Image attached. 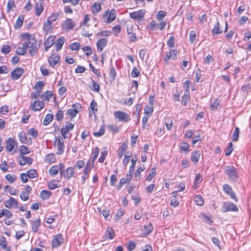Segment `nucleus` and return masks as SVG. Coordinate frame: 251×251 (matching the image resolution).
I'll return each mask as SVG.
<instances>
[{
	"mask_svg": "<svg viewBox=\"0 0 251 251\" xmlns=\"http://www.w3.org/2000/svg\"><path fill=\"white\" fill-rule=\"evenodd\" d=\"M224 171L228 178L231 180H235L238 177L236 169L233 166H226Z\"/></svg>",
	"mask_w": 251,
	"mask_h": 251,
	"instance_id": "nucleus-1",
	"label": "nucleus"
},
{
	"mask_svg": "<svg viewBox=\"0 0 251 251\" xmlns=\"http://www.w3.org/2000/svg\"><path fill=\"white\" fill-rule=\"evenodd\" d=\"M115 118L120 122L128 123L130 120V115L127 113L121 111H116L114 112Z\"/></svg>",
	"mask_w": 251,
	"mask_h": 251,
	"instance_id": "nucleus-2",
	"label": "nucleus"
},
{
	"mask_svg": "<svg viewBox=\"0 0 251 251\" xmlns=\"http://www.w3.org/2000/svg\"><path fill=\"white\" fill-rule=\"evenodd\" d=\"M54 146L56 148V154L59 155L63 154L64 152L65 145L64 141L61 137H58L57 141L54 143Z\"/></svg>",
	"mask_w": 251,
	"mask_h": 251,
	"instance_id": "nucleus-3",
	"label": "nucleus"
},
{
	"mask_svg": "<svg viewBox=\"0 0 251 251\" xmlns=\"http://www.w3.org/2000/svg\"><path fill=\"white\" fill-rule=\"evenodd\" d=\"M238 208L237 206L231 202H225L223 203L222 206L223 212L226 213L228 211H235L237 212Z\"/></svg>",
	"mask_w": 251,
	"mask_h": 251,
	"instance_id": "nucleus-4",
	"label": "nucleus"
},
{
	"mask_svg": "<svg viewBox=\"0 0 251 251\" xmlns=\"http://www.w3.org/2000/svg\"><path fill=\"white\" fill-rule=\"evenodd\" d=\"M93 168V165L91 164L90 160H89L87 165L85 167L84 169L83 175L82 176V183L84 184L85 182V180L89 177V174L91 172L92 169Z\"/></svg>",
	"mask_w": 251,
	"mask_h": 251,
	"instance_id": "nucleus-5",
	"label": "nucleus"
},
{
	"mask_svg": "<svg viewBox=\"0 0 251 251\" xmlns=\"http://www.w3.org/2000/svg\"><path fill=\"white\" fill-rule=\"evenodd\" d=\"M81 108V106L80 103H74L72 106V108L69 109L67 111V114L70 116L72 118H74L78 113V109Z\"/></svg>",
	"mask_w": 251,
	"mask_h": 251,
	"instance_id": "nucleus-6",
	"label": "nucleus"
},
{
	"mask_svg": "<svg viewBox=\"0 0 251 251\" xmlns=\"http://www.w3.org/2000/svg\"><path fill=\"white\" fill-rule=\"evenodd\" d=\"M64 239L61 234H57L54 236L52 240V247L53 248H56L61 246L63 242Z\"/></svg>",
	"mask_w": 251,
	"mask_h": 251,
	"instance_id": "nucleus-7",
	"label": "nucleus"
},
{
	"mask_svg": "<svg viewBox=\"0 0 251 251\" xmlns=\"http://www.w3.org/2000/svg\"><path fill=\"white\" fill-rule=\"evenodd\" d=\"M146 11L144 9H141L131 12L129 13V16L130 18L139 21L141 20L145 15Z\"/></svg>",
	"mask_w": 251,
	"mask_h": 251,
	"instance_id": "nucleus-8",
	"label": "nucleus"
},
{
	"mask_svg": "<svg viewBox=\"0 0 251 251\" xmlns=\"http://www.w3.org/2000/svg\"><path fill=\"white\" fill-rule=\"evenodd\" d=\"M60 60V56L58 54L56 53H52L48 59L50 66L54 67Z\"/></svg>",
	"mask_w": 251,
	"mask_h": 251,
	"instance_id": "nucleus-9",
	"label": "nucleus"
},
{
	"mask_svg": "<svg viewBox=\"0 0 251 251\" xmlns=\"http://www.w3.org/2000/svg\"><path fill=\"white\" fill-rule=\"evenodd\" d=\"M74 127V125L70 123L67 122L66 123V126L64 127H62L61 128V134L64 139L68 138L67 136V134L69 132L70 130L73 129Z\"/></svg>",
	"mask_w": 251,
	"mask_h": 251,
	"instance_id": "nucleus-10",
	"label": "nucleus"
},
{
	"mask_svg": "<svg viewBox=\"0 0 251 251\" xmlns=\"http://www.w3.org/2000/svg\"><path fill=\"white\" fill-rule=\"evenodd\" d=\"M31 188L29 185H26L24 190H23L20 194V198L23 201H26L29 199V195L31 192Z\"/></svg>",
	"mask_w": 251,
	"mask_h": 251,
	"instance_id": "nucleus-11",
	"label": "nucleus"
},
{
	"mask_svg": "<svg viewBox=\"0 0 251 251\" xmlns=\"http://www.w3.org/2000/svg\"><path fill=\"white\" fill-rule=\"evenodd\" d=\"M36 40L35 39L31 41H28V52L31 56H33L37 51Z\"/></svg>",
	"mask_w": 251,
	"mask_h": 251,
	"instance_id": "nucleus-12",
	"label": "nucleus"
},
{
	"mask_svg": "<svg viewBox=\"0 0 251 251\" xmlns=\"http://www.w3.org/2000/svg\"><path fill=\"white\" fill-rule=\"evenodd\" d=\"M24 72V70L22 68L17 67L11 73L12 80H15L19 79L22 75Z\"/></svg>",
	"mask_w": 251,
	"mask_h": 251,
	"instance_id": "nucleus-13",
	"label": "nucleus"
},
{
	"mask_svg": "<svg viewBox=\"0 0 251 251\" xmlns=\"http://www.w3.org/2000/svg\"><path fill=\"white\" fill-rule=\"evenodd\" d=\"M4 204L5 207L8 208H11L12 206L15 208L18 207V201L13 197H10L8 200L4 201Z\"/></svg>",
	"mask_w": 251,
	"mask_h": 251,
	"instance_id": "nucleus-14",
	"label": "nucleus"
},
{
	"mask_svg": "<svg viewBox=\"0 0 251 251\" xmlns=\"http://www.w3.org/2000/svg\"><path fill=\"white\" fill-rule=\"evenodd\" d=\"M28 49V41H25L23 44L22 46H19L16 50V53L18 55H24Z\"/></svg>",
	"mask_w": 251,
	"mask_h": 251,
	"instance_id": "nucleus-15",
	"label": "nucleus"
},
{
	"mask_svg": "<svg viewBox=\"0 0 251 251\" xmlns=\"http://www.w3.org/2000/svg\"><path fill=\"white\" fill-rule=\"evenodd\" d=\"M55 40L54 36H49L45 41V50L47 51L54 44Z\"/></svg>",
	"mask_w": 251,
	"mask_h": 251,
	"instance_id": "nucleus-16",
	"label": "nucleus"
},
{
	"mask_svg": "<svg viewBox=\"0 0 251 251\" xmlns=\"http://www.w3.org/2000/svg\"><path fill=\"white\" fill-rule=\"evenodd\" d=\"M75 26V23L71 19L67 18L62 25V27L66 30H71Z\"/></svg>",
	"mask_w": 251,
	"mask_h": 251,
	"instance_id": "nucleus-17",
	"label": "nucleus"
},
{
	"mask_svg": "<svg viewBox=\"0 0 251 251\" xmlns=\"http://www.w3.org/2000/svg\"><path fill=\"white\" fill-rule=\"evenodd\" d=\"M19 159V164L24 166L26 164L31 165L33 162V159L32 158L25 156L24 155H20Z\"/></svg>",
	"mask_w": 251,
	"mask_h": 251,
	"instance_id": "nucleus-18",
	"label": "nucleus"
},
{
	"mask_svg": "<svg viewBox=\"0 0 251 251\" xmlns=\"http://www.w3.org/2000/svg\"><path fill=\"white\" fill-rule=\"evenodd\" d=\"M127 33L130 42H135L137 41V37L136 34L133 32L132 27H127Z\"/></svg>",
	"mask_w": 251,
	"mask_h": 251,
	"instance_id": "nucleus-19",
	"label": "nucleus"
},
{
	"mask_svg": "<svg viewBox=\"0 0 251 251\" xmlns=\"http://www.w3.org/2000/svg\"><path fill=\"white\" fill-rule=\"evenodd\" d=\"M44 106V103L42 101H35L31 105V109L35 111H40Z\"/></svg>",
	"mask_w": 251,
	"mask_h": 251,
	"instance_id": "nucleus-20",
	"label": "nucleus"
},
{
	"mask_svg": "<svg viewBox=\"0 0 251 251\" xmlns=\"http://www.w3.org/2000/svg\"><path fill=\"white\" fill-rule=\"evenodd\" d=\"M75 175V171L73 167L68 168L65 172H64L63 176L67 179H70L72 177L74 176Z\"/></svg>",
	"mask_w": 251,
	"mask_h": 251,
	"instance_id": "nucleus-21",
	"label": "nucleus"
},
{
	"mask_svg": "<svg viewBox=\"0 0 251 251\" xmlns=\"http://www.w3.org/2000/svg\"><path fill=\"white\" fill-rule=\"evenodd\" d=\"M107 40L106 38H102L100 39L97 43V47L98 51L101 52L103 48L106 46Z\"/></svg>",
	"mask_w": 251,
	"mask_h": 251,
	"instance_id": "nucleus-22",
	"label": "nucleus"
},
{
	"mask_svg": "<svg viewBox=\"0 0 251 251\" xmlns=\"http://www.w3.org/2000/svg\"><path fill=\"white\" fill-rule=\"evenodd\" d=\"M32 231L34 232H37L38 231L39 227L41 226V220L39 218L31 222Z\"/></svg>",
	"mask_w": 251,
	"mask_h": 251,
	"instance_id": "nucleus-23",
	"label": "nucleus"
},
{
	"mask_svg": "<svg viewBox=\"0 0 251 251\" xmlns=\"http://www.w3.org/2000/svg\"><path fill=\"white\" fill-rule=\"evenodd\" d=\"M65 38L64 37H60L56 41L55 43V47L57 51L60 50L64 43Z\"/></svg>",
	"mask_w": 251,
	"mask_h": 251,
	"instance_id": "nucleus-24",
	"label": "nucleus"
},
{
	"mask_svg": "<svg viewBox=\"0 0 251 251\" xmlns=\"http://www.w3.org/2000/svg\"><path fill=\"white\" fill-rule=\"evenodd\" d=\"M15 140L12 138H9L6 141V149L9 151H11L14 147Z\"/></svg>",
	"mask_w": 251,
	"mask_h": 251,
	"instance_id": "nucleus-25",
	"label": "nucleus"
},
{
	"mask_svg": "<svg viewBox=\"0 0 251 251\" xmlns=\"http://www.w3.org/2000/svg\"><path fill=\"white\" fill-rule=\"evenodd\" d=\"M223 32V30H222L220 28V24L218 20H217V22L215 24L212 30V34L213 35H219Z\"/></svg>",
	"mask_w": 251,
	"mask_h": 251,
	"instance_id": "nucleus-26",
	"label": "nucleus"
},
{
	"mask_svg": "<svg viewBox=\"0 0 251 251\" xmlns=\"http://www.w3.org/2000/svg\"><path fill=\"white\" fill-rule=\"evenodd\" d=\"M108 13V17L107 19V22L108 23H110L114 21L116 19V14L115 11L114 9L111 10L109 12L108 11H106L104 14V15H107V14Z\"/></svg>",
	"mask_w": 251,
	"mask_h": 251,
	"instance_id": "nucleus-27",
	"label": "nucleus"
},
{
	"mask_svg": "<svg viewBox=\"0 0 251 251\" xmlns=\"http://www.w3.org/2000/svg\"><path fill=\"white\" fill-rule=\"evenodd\" d=\"M44 160L46 162L50 164L54 163L56 160V158L53 153H50L45 156Z\"/></svg>",
	"mask_w": 251,
	"mask_h": 251,
	"instance_id": "nucleus-28",
	"label": "nucleus"
},
{
	"mask_svg": "<svg viewBox=\"0 0 251 251\" xmlns=\"http://www.w3.org/2000/svg\"><path fill=\"white\" fill-rule=\"evenodd\" d=\"M201 156V152L199 151H195L192 152L191 159L195 163H197Z\"/></svg>",
	"mask_w": 251,
	"mask_h": 251,
	"instance_id": "nucleus-29",
	"label": "nucleus"
},
{
	"mask_svg": "<svg viewBox=\"0 0 251 251\" xmlns=\"http://www.w3.org/2000/svg\"><path fill=\"white\" fill-rule=\"evenodd\" d=\"M104 235L109 239H113L115 236L114 229L111 227H107Z\"/></svg>",
	"mask_w": 251,
	"mask_h": 251,
	"instance_id": "nucleus-30",
	"label": "nucleus"
},
{
	"mask_svg": "<svg viewBox=\"0 0 251 251\" xmlns=\"http://www.w3.org/2000/svg\"><path fill=\"white\" fill-rule=\"evenodd\" d=\"M20 36L22 40L25 41H31L35 39L33 35L28 33H23L20 35Z\"/></svg>",
	"mask_w": 251,
	"mask_h": 251,
	"instance_id": "nucleus-31",
	"label": "nucleus"
},
{
	"mask_svg": "<svg viewBox=\"0 0 251 251\" xmlns=\"http://www.w3.org/2000/svg\"><path fill=\"white\" fill-rule=\"evenodd\" d=\"M44 10V6L42 2L37 3L36 5L35 14L39 16L41 15Z\"/></svg>",
	"mask_w": 251,
	"mask_h": 251,
	"instance_id": "nucleus-32",
	"label": "nucleus"
},
{
	"mask_svg": "<svg viewBox=\"0 0 251 251\" xmlns=\"http://www.w3.org/2000/svg\"><path fill=\"white\" fill-rule=\"evenodd\" d=\"M23 21L24 17L23 16L20 15L18 17L16 23L14 25V28L15 29H18L20 28L23 25Z\"/></svg>",
	"mask_w": 251,
	"mask_h": 251,
	"instance_id": "nucleus-33",
	"label": "nucleus"
},
{
	"mask_svg": "<svg viewBox=\"0 0 251 251\" xmlns=\"http://www.w3.org/2000/svg\"><path fill=\"white\" fill-rule=\"evenodd\" d=\"M52 96V92L51 91L47 90L45 93L41 95V99L46 100L47 101H50Z\"/></svg>",
	"mask_w": 251,
	"mask_h": 251,
	"instance_id": "nucleus-34",
	"label": "nucleus"
},
{
	"mask_svg": "<svg viewBox=\"0 0 251 251\" xmlns=\"http://www.w3.org/2000/svg\"><path fill=\"white\" fill-rule=\"evenodd\" d=\"M59 170V166H58L57 165H54L50 168L49 172L51 176H54L58 174Z\"/></svg>",
	"mask_w": 251,
	"mask_h": 251,
	"instance_id": "nucleus-35",
	"label": "nucleus"
},
{
	"mask_svg": "<svg viewBox=\"0 0 251 251\" xmlns=\"http://www.w3.org/2000/svg\"><path fill=\"white\" fill-rule=\"evenodd\" d=\"M51 193L50 191L45 190H42L40 193V197L43 200L48 199L51 196Z\"/></svg>",
	"mask_w": 251,
	"mask_h": 251,
	"instance_id": "nucleus-36",
	"label": "nucleus"
},
{
	"mask_svg": "<svg viewBox=\"0 0 251 251\" xmlns=\"http://www.w3.org/2000/svg\"><path fill=\"white\" fill-rule=\"evenodd\" d=\"M52 24L50 23H49V21H47L43 25V30L44 31L46 32V33H48L49 32H50L52 28Z\"/></svg>",
	"mask_w": 251,
	"mask_h": 251,
	"instance_id": "nucleus-37",
	"label": "nucleus"
},
{
	"mask_svg": "<svg viewBox=\"0 0 251 251\" xmlns=\"http://www.w3.org/2000/svg\"><path fill=\"white\" fill-rule=\"evenodd\" d=\"M101 10V5L99 2H95L92 8V12L95 13H98Z\"/></svg>",
	"mask_w": 251,
	"mask_h": 251,
	"instance_id": "nucleus-38",
	"label": "nucleus"
},
{
	"mask_svg": "<svg viewBox=\"0 0 251 251\" xmlns=\"http://www.w3.org/2000/svg\"><path fill=\"white\" fill-rule=\"evenodd\" d=\"M53 116L52 114H47L45 116V117L44 119V121H43L44 125L47 126L48 125H49L53 120Z\"/></svg>",
	"mask_w": 251,
	"mask_h": 251,
	"instance_id": "nucleus-39",
	"label": "nucleus"
},
{
	"mask_svg": "<svg viewBox=\"0 0 251 251\" xmlns=\"http://www.w3.org/2000/svg\"><path fill=\"white\" fill-rule=\"evenodd\" d=\"M240 133V129L239 127H236L234 132L232 136V139L233 142H236L238 141Z\"/></svg>",
	"mask_w": 251,
	"mask_h": 251,
	"instance_id": "nucleus-40",
	"label": "nucleus"
},
{
	"mask_svg": "<svg viewBox=\"0 0 251 251\" xmlns=\"http://www.w3.org/2000/svg\"><path fill=\"white\" fill-rule=\"evenodd\" d=\"M18 137L22 143L26 144L27 143L26 136L25 132H21L19 133Z\"/></svg>",
	"mask_w": 251,
	"mask_h": 251,
	"instance_id": "nucleus-41",
	"label": "nucleus"
},
{
	"mask_svg": "<svg viewBox=\"0 0 251 251\" xmlns=\"http://www.w3.org/2000/svg\"><path fill=\"white\" fill-rule=\"evenodd\" d=\"M220 100L219 99H216L211 104L210 108L212 110L214 111L217 110L218 107L219 106Z\"/></svg>",
	"mask_w": 251,
	"mask_h": 251,
	"instance_id": "nucleus-42",
	"label": "nucleus"
},
{
	"mask_svg": "<svg viewBox=\"0 0 251 251\" xmlns=\"http://www.w3.org/2000/svg\"><path fill=\"white\" fill-rule=\"evenodd\" d=\"M99 149L98 147L95 148V150L92 154V163L91 164H93L94 165V163L99 155Z\"/></svg>",
	"mask_w": 251,
	"mask_h": 251,
	"instance_id": "nucleus-43",
	"label": "nucleus"
},
{
	"mask_svg": "<svg viewBox=\"0 0 251 251\" xmlns=\"http://www.w3.org/2000/svg\"><path fill=\"white\" fill-rule=\"evenodd\" d=\"M194 201L198 205L201 206L203 204L204 201L201 195H197L194 198Z\"/></svg>",
	"mask_w": 251,
	"mask_h": 251,
	"instance_id": "nucleus-44",
	"label": "nucleus"
},
{
	"mask_svg": "<svg viewBox=\"0 0 251 251\" xmlns=\"http://www.w3.org/2000/svg\"><path fill=\"white\" fill-rule=\"evenodd\" d=\"M27 176L29 178H35L37 176V173L35 169H31L27 171Z\"/></svg>",
	"mask_w": 251,
	"mask_h": 251,
	"instance_id": "nucleus-45",
	"label": "nucleus"
},
{
	"mask_svg": "<svg viewBox=\"0 0 251 251\" xmlns=\"http://www.w3.org/2000/svg\"><path fill=\"white\" fill-rule=\"evenodd\" d=\"M153 230V226L151 223H149V225L144 226V231L146 235H148L151 233Z\"/></svg>",
	"mask_w": 251,
	"mask_h": 251,
	"instance_id": "nucleus-46",
	"label": "nucleus"
},
{
	"mask_svg": "<svg viewBox=\"0 0 251 251\" xmlns=\"http://www.w3.org/2000/svg\"><path fill=\"white\" fill-rule=\"evenodd\" d=\"M29 151L28 150V148L25 146H22L20 148V155H24L25 154H27L29 153Z\"/></svg>",
	"mask_w": 251,
	"mask_h": 251,
	"instance_id": "nucleus-47",
	"label": "nucleus"
},
{
	"mask_svg": "<svg viewBox=\"0 0 251 251\" xmlns=\"http://www.w3.org/2000/svg\"><path fill=\"white\" fill-rule=\"evenodd\" d=\"M166 16V12L164 11L160 10L159 11L156 15V18L158 21H161Z\"/></svg>",
	"mask_w": 251,
	"mask_h": 251,
	"instance_id": "nucleus-48",
	"label": "nucleus"
},
{
	"mask_svg": "<svg viewBox=\"0 0 251 251\" xmlns=\"http://www.w3.org/2000/svg\"><path fill=\"white\" fill-rule=\"evenodd\" d=\"M90 107L92 110L94 114L98 111L97 103L94 100L91 101Z\"/></svg>",
	"mask_w": 251,
	"mask_h": 251,
	"instance_id": "nucleus-49",
	"label": "nucleus"
},
{
	"mask_svg": "<svg viewBox=\"0 0 251 251\" xmlns=\"http://www.w3.org/2000/svg\"><path fill=\"white\" fill-rule=\"evenodd\" d=\"M59 15V13H55L52 14L50 16L48 17L47 21H49V23L52 24Z\"/></svg>",
	"mask_w": 251,
	"mask_h": 251,
	"instance_id": "nucleus-50",
	"label": "nucleus"
},
{
	"mask_svg": "<svg viewBox=\"0 0 251 251\" xmlns=\"http://www.w3.org/2000/svg\"><path fill=\"white\" fill-rule=\"evenodd\" d=\"M82 50L85 52L86 56H89L93 53L92 50L89 46H86L82 48Z\"/></svg>",
	"mask_w": 251,
	"mask_h": 251,
	"instance_id": "nucleus-51",
	"label": "nucleus"
},
{
	"mask_svg": "<svg viewBox=\"0 0 251 251\" xmlns=\"http://www.w3.org/2000/svg\"><path fill=\"white\" fill-rule=\"evenodd\" d=\"M190 96L189 93L184 94L182 97V104L184 106H186L188 101L190 100Z\"/></svg>",
	"mask_w": 251,
	"mask_h": 251,
	"instance_id": "nucleus-52",
	"label": "nucleus"
},
{
	"mask_svg": "<svg viewBox=\"0 0 251 251\" xmlns=\"http://www.w3.org/2000/svg\"><path fill=\"white\" fill-rule=\"evenodd\" d=\"M155 176V169L154 168H152L151 169V172L150 173L149 175L147 176L146 178V180L148 181H151L152 179Z\"/></svg>",
	"mask_w": 251,
	"mask_h": 251,
	"instance_id": "nucleus-53",
	"label": "nucleus"
},
{
	"mask_svg": "<svg viewBox=\"0 0 251 251\" xmlns=\"http://www.w3.org/2000/svg\"><path fill=\"white\" fill-rule=\"evenodd\" d=\"M105 132V128L104 126H101L99 132H95L93 133V135L95 137H100L103 135Z\"/></svg>",
	"mask_w": 251,
	"mask_h": 251,
	"instance_id": "nucleus-54",
	"label": "nucleus"
},
{
	"mask_svg": "<svg viewBox=\"0 0 251 251\" xmlns=\"http://www.w3.org/2000/svg\"><path fill=\"white\" fill-rule=\"evenodd\" d=\"M98 210L100 213H101L103 216L104 217V218L106 220H107L108 217L109 216L110 214V211L109 210L106 209H103L102 211H101V209L98 208Z\"/></svg>",
	"mask_w": 251,
	"mask_h": 251,
	"instance_id": "nucleus-55",
	"label": "nucleus"
},
{
	"mask_svg": "<svg viewBox=\"0 0 251 251\" xmlns=\"http://www.w3.org/2000/svg\"><path fill=\"white\" fill-rule=\"evenodd\" d=\"M11 51V47L8 45H4L1 50V51L4 54H8Z\"/></svg>",
	"mask_w": 251,
	"mask_h": 251,
	"instance_id": "nucleus-56",
	"label": "nucleus"
},
{
	"mask_svg": "<svg viewBox=\"0 0 251 251\" xmlns=\"http://www.w3.org/2000/svg\"><path fill=\"white\" fill-rule=\"evenodd\" d=\"M233 150V144L231 142L229 143L228 147L226 150V155L229 156L231 154Z\"/></svg>",
	"mask_w": 251,
	"mask_h": 251,
	"instance_id": "nucleus-57",
	"label": "nucleus"
},
{
	"mask_svg": "<svg viewBox=\"0 0 251 251\" xmlns=\"http://www.w3.org/2000/svg\"><path fill=\"white\" fill-rule=\"evenodd\" d=\"M48 186L50 190H54L58 187L57 184L56 183V180H55L50 181L48 184Z\"/></svg>",
	"mask_w": 251,
	"mask_h": 251,
	"instance_id": "nucleus-58",
	"label": "nucleus"
},
{
	"mask_svg": "<svg viewBox=\"0 0 251 251\" xmlns=\"http://www.w3.org/2000/svg\"><path fill=\"white\" fill-rule=\"evenodd\" d=\"M223 190L227 195L232 191L231 186L227 184H225L223 185Z\"/></svg>",
	"mask_w": 251,
	"mask_h": 251,
	"instance_id": "nucleus-59",
	"label": "nucleus"
},
{
	"mask_svg": "<svg viewBox=\"0 0 251 251\" xmlns=\"http://www.w3.org/2000/svg\"><path fill=\"white\" fill-rule=\"evenodd\" d=\"M196 38V33L194 30H192L190 31L189 34V40L191 43H194Z\"/></svg>",
	"mask_w": 251,
	"mask_h": 251,
	"instance_id": "nucleus-60",
	"label": "nucleus"
},
{
	"mask_svg": "<svg viewBox=\"0 0 251 251\" xmlns=\"http://www.w3.org/2000/svg\"><path fill=\"white\" fill-rule=\"evenodd\" d=\"M140 74V72L138 71V69L134 67L131 73V75L132 77H138Z\"/></svg>",
	"mask_w": 251,
	"mask_h": 251,
	"instance_id": "nucleus-61",
	"label": "nucleus"
},
{
	"mask_svg": "<svg viewBox=\"0 0 251 251\" xmlns=\"http://www.w3.org/2000/svg\"><path fill=\"white\" fill-rule=\"evenodd\" d=\"M169 48H173L175 45V38L173 36H170L167 43Z\"/></svg>",
	"mask_w": 251,
	"mask_h": 251,
	"instance_id": "nucleus-62",
	"label": "nucleus"
},
{
	"mask_svg": "<svg viewBox=\"0 0 251 251\" xmlns=\"http://www.w3.org/2000/svg\"><path fill=\"white\" fill-rule=\"evenodd\" d=\"M63 111L59 110L55 115V118L58 121H61L63 118Z\"/></svg>",
	"mask_w": 251,
	"mask_h": 251,
	"instance_id": "nucleus-63",
	"label": "nucleus"
},
{
	"mask_svg": "<svg viewBox=\"0 0 251 251\" xmlns=\"http://www.w3.org/2000/svg\"><path fill=\"white\" fill-rule=\"evenodd\" d=\"M80 48V44L78 42H75L70 45V48L73 50H78Z\"/></svg>",
	"mask_w": 251,
	"mask_h": 251,
	"instance_id": "nucleus-64",
	"label": "nucleus"
}]
</instances>
